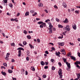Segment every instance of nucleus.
<instances>
[{
	"mask_svg": "<svg viewBox=\"0 0 80 80\" xmlns=\"http://www.w3.org/2000/svg\"><path fill=\"white\" fill-rule=\"evenodd\" d=\"M70 57L72 60H75V57H73V56H71Z\"/></svg>",
	"mask_w": 80,
	"mask_h": 80,
	"instance_id": "nucleus-14",
	"label": "nucleus"
},
{
	"mask_svg": "<svg viewBox=\"0 0 80 80\" xmlns=\"http://www.w3.org/2000/svg\"><path fill=\"white\" fill-rule=\"evenodd\" d=\"M27 55L28 56H29V57L30 56V52H29L28 51H27Z\"/></svg>",
	"mask_w": 80,
	"mask_h": 80,
	"instance_id": "nucleus-30",
	"label": "nucleus"
},
{
	"mask_svg": "<svg viewBox=\"0 0 80 80\" xmlns=\"http://www.w3.org/2000/svg\"><path fill=\"white\" fill-rule=\"evenodd\" d=\"M68 57H70V55H71V53H70V52H69L68 54Z\"/></svg>",
	"mask_w": 80,
	"mask_h": 80,
	"instance_id": "nucleus-50",
	"label": "nucleus"
},
{
	"mask_svg": "<svg viewBox=\"0 0 80 80\" xmlns=\"http://www.w3.org/2000/svg\"><path fill=\"white\" fill-rule=\"evenodd\" d=\"M19 15H20V13H18V14L17 15V17H18V16H19Z\"/></svg>",
	"mask_w": 80,
	"mask_h": 80,
	"instance_id": "nucleus-61",
	"label": "nucleus"
},
{
	"mask_svg": "<svg viewBox=\"0 0 80 80\" xmlns=\"http://www.w3.org/2000/svg\"><path fill=\"white\" fill-rule=\"evenodd\" d=\"M27 37L28 39H30L31 38V36L30 35L27 36Z\"/></svg>",
	"mask_w": 80,
	"mask_h": 80,
	"instance_id": "nucleus-24",
	"label": "nucleus"
},
{
	"mask_svg": "<svg viewBox=\"0 0 80 80\" xmlns=\"http://www.w3.org/2000/svg\"><path fill=\"white\" fill-rule=\"evenodd\" d=\"M64 23H68V18H66L64 21H63Z\"/></svg>",
	"mask_w": 80,
	"mask_h": 80,
	"instance_id": "nucleus-6",
	"label": "nucleus"
},
{
	"mask_svg": "<svg viewBox=\"0 0 80 80\" xmlns=\"http://www.w3.org/2000/svg\"><path fill=\"white\" fill-rule=\"evenodd\" d=\"M26 60L28 61H29V58H28V57H27L26 58Z\"/></svg>",
	"mask_w": 80,
	"mask_h": 80,
	"instance_id": "nucleus-56",
	"label": "nucleus"
},
{
	"mask_svg": "<svg viewBox=\"0 0 80 80\" xmlns=\"http://www.w3.org/2000/svg\"><path fill=\"white\" fill-rule=\"evenodd\" d=\"M9 6L10 7H13V4L11 3L9 4Z\"/></svg>",
	"mask_w": 80,
	"mask_h": 80,
	"instance_id": "nucleus-29",
	"label": "nucleus"
},
{
	"mask_svg": "<svg viewBox=\"0 0 80 80\" xmlns=\"http://www.w3.org/2000/svg\"><path fill=\"white\" fill-rule=\"evenodd\" d=\"M18 57H20L21 56V54H22V52H21V50H19L18 51Z\"/></svg>",
	"mask_w": 80,
	"mask_h": 80,
	"instance_id": "nucleus-9",
	"label": "nucleus"
},
{
	"mask_svg": "<svg viewBox=\"0 0 80 80\" xmlns=\"http://www.w3.org/2000/svg\"><path fill=\"white\" fill-rule=\"evenodd\" d=\"M25 16H28L29 15V12H27L25 13Z\"/></svg>",
	"mask_w": 80,
	"mask_h": 80,
	"instance_id": "nucleus-13",
	"label": "nucleus"
},
{
	"mask_svg": "<svg viewBox=\"0 0 80 80\" xmlns=\"http://www.w3.org/2000/svg\"><path fill=\"white\" fill-rule=\"evenodd\" d=\"M80 63V61H76L75 63V65H77V64H79Z\"/></svg>",
	"mask_w": 80,
	"mask_h": 80,
	"instance_id": "nucleus-23",
	"label": "nucleus"
},
{
	"mask_svg": "<svg viewBox=\"0 0 80 80\" xmlns=\"http://www.w3.org/2000/svg\"><path fill=\"white\" fill-rule=\"evenodd\" d=\"M63 38V35H62V37H60V36L59 37V38Z\"/></svg>",
	"mask_w": 80,
	"mask_h": 80,
	"instance_id": "nucleus-46",
	"label": "nucleus"
},
{
	"mask_svg": "<svg viewBox=\"0 0 80 80\" xmlns=\"http://www.w3.org/2000/svg\"><path fill=\"white\" fill-rule=\"evenodd\" d=\"M65 52V50L64 49H62L61 50V52L62 53V52Z\"/></svg>",
	"mask_w": 80,
	"mask_h": 80,
	"instance_id": "nucleus-45",
	"label": "nucleus"
},
{
	"mask_svg": "<svg viewBox=\"0 0 80 80\" xmlns=\"http://www.w3.org/2000/svg\"><path fill=\"white\" fill-rule=\"evenodd\" d=\"M51 61L52 62H55V61L54 60V59H51Z\"/></svg>",
	"mask_w": 80,
	"mask_h": 80,
	"instance_id": "nucleus-37",
	"label": "nucleus"
},
{
	"mask_svg": "<svg viewBox=\"0 0 80 80\" xmlns=\"http://www.w3.org/2000/svg\"><path fill=\"white\" fill-rule=\"evenodd\" d=\"M62 54H63V55H66V52H65L64 51V52H62Z\"/></svg>",
	"mask_w": 80,
	"mask_h": 80,
	"instance_id": "nucleus-44",
	"label": "nucleus"
},
{
	"mask_svg": "<svg viewBox=\"0 0 80 80\" xmlns=\"http://www.w3.org/2000/svg\"><path fill=\"white\" fill-rule=\"evenodd\" d=\"M45 53H46V54H48V52L47 51H45Z\"/></svg>",
	"mask_w": 80,
	"mask_h": 80,
	"instance_id": "nucleus-60",
	"label": "nucleus"
},
{
	"mask_svg": "<svg viewBox=\"0 0 80 80\" xmlns=\"http://www.w3.org/2000/svg\"><path fill=\"white\" fill-rule=\"evenodd\" d=\"M58 27L59 28H63V27L62 26V25L60 24H59L58 25Z\"/></svg>",
	"mask_w": 80,
	"mask_h": 80,
	"instance_id": "nucleus-26",
	"label": "nucleus"
},
{
	"mask_svg": "<svg viewBox=\"0 0 80 80\" xmlns=\"http://www.w3.org/2000/svg\"><path fill=\"white\" fill-rule=\"evenodd\" d=\"M77 75V78L78 79H80V73H78V74L76 73Z\"/></svg>",
	"mask_w": 80,
	"mask_h": 80,
	"instance_id": "nucleus-10",
	"label": "nucleus"
},
{
	"mask_svg": "<svg viewBox=\"0 0 80 80\" xmlns=\"http://www.w3.org/2000/svg\"><path fill=\"white\" fill-rule=\"evenodd\" d=\"M58 64L60 66H62V64L60 62H59L58 63Z\"/></svg>",
	"mask_w": 80,
	"mask_h": 80,
	"instance_id": "nucleus-48",
	"label": "nucleus"
},
{
	"mask_svg": "<svg viewBox=\"0 0 80 80\" xmlns=\"http://www.w3.org/2000/svg\"><path fill=\"white\" fill-rule=\"evenodd\" d=\"M45 69H47L48 68V66H46L44 67Z\"/></svg>",
	"mask_w": 80,
	"mask_h": 80,
	"instance_id": "nucleus-55",
	"label": "nucleus"
},
{
	"mask_svg": "<svg viewBox=\"0 0 80 80\" xmlns=\"http://www.w3.org/2000/svg\"><path fill=\"white\" fill-rule=\"evenodd\" d=\"M37 13L36 12H35L34 13V14H33L32 15V16H35V15H37Z\"/></svg>",
	"mask_w": 80,
	"mask_h": 80,
	"instance_id": "nucleus-38",
	"label": "nucleus"
},
{
	"mask_svg": "<svg viewBox=\"0 0 80 80\" xmlns=\"http://www.w3.org/2000/svg\"><path fill=\"white\" fill-rule=\"evenodd\" d=\"M2 33L3 35V37H5V34L4 33Z\"/></svg>",
	"mask_w": 80,
	"mask_h": 80,
	"instance_id": "nucleus-62",
	"label": "nucleus"
},
{
	"mask_svg": "<svg viewBox=\"0 0 80 80\" xmlns=\"http://www.w3.org/2000/svg\"><path fill=\"white\" fill-rule=\"evenodd\" d=\"M52 28H49V33H52Z\"/></svg>",
	"mask_w": 80,
	"mask_h": 80,
	"instance_id": "nucleus-7",
	"label": "nucleus"
},
{
	"mask_svg": "<svg viewBox=\"0 0 80 80\" xmlns=\"http://www.w3.org/2000/svg\"><path fill=\"white\" fill-rule=\"evenodd\" d=\"M10 44L11 46H13V47H15V43L14 42L11 43Z\"/></svg>",
	"mask_w": 80,
	"mask_h": 80,
	"instance_id": "nucleus-28",
	"label": "nucleus"
},
{
	"mask_svg": "<svg viewBox=\"0 0 80 80\" xmlns=\"http://www.w3.org/2000/svg\"><path fill=\"white\" fill-rule=\"evenodd\" d=\"M2 75H4V76L6 75H7V73H5V72H1Z\"/></svg>",
	"mask_w": 80,
	"mask_h": 80,
	"instance_id": "nucleus-19",
	"label": "nucleus"
},
{
	"mask_svg": "<svg viewBox=\"0 0 80 80\" xmlns=\"http://www.w3.org/2000/svg\"><path fill=\"white\" fill-rule=\"evenodd\" d=\"M23 44L24 45H27V42L25 41H24L23 42Z\"/></svg>",
	"mask_w": 80,
	"mask_h": 80,
	"instance_id": "nucleus-25",
	"label": "nucleus"
},
{
	"mask_svg": "<svg viewBox=\"0 0 80 80\" xmlns=\"http://www.w3.org/2000/svg\"><path fill=\"white\" fill-rule=\"evenodd\" d=\"M8 72L9 73H13V71L12 70H8Z\"/></svg>",
	"mask_w": 80,
	"mask_h": 80,
	"instance_id": "nucleus-12",
	"label": "nucleus"
},
{
	"mask_svg": "<svg viewBox=\"0 0 80 80\" xmlns=\"http://www.w3.org/2000/svg\"><path fill=\"white\" fill-rule=\"evenodd\" d=\"M19 46H21V47H24V46H23V45H22V44L21 43L19 44Z\"/></svg>",
	"mask_w": 80,
	"mask_h": 80,
	"instance_id": "nucleus-40",
	"label": "nucleus"
},
{
	"mask_svg": "<svg viewBox=\"0 0 80 80\" xmlns=\"http://www.w3.org/2000/svg\"><path fill=\"white\" fill-rule=\"evenodd\" d=\"M55 54L57 56H58V57H60V55H59V54H58V52H56Z\"/></svg>",
	"mask_w": 80,
	"mask_h": 80,
	"instance_id": "nucleus-27",
	"label": "nucleus"
},
{
	"mask_svg": "<svg viewBox=\"0 0 80 80\" xmlns=\"http://www.w3.org/2000/svg\"><path fill=\"white\" fill-rule=\"evenodd\" d=\"M31 70H32V71H35V68H34V67H31Z\"/></svg>",
	"mask_w": 80,
	"mask_h": 80,
	"instance_id": "nucleus-22",
	"label": "nucleus"
},
{
	"mask_svg": "<svg viewBox=\"0 0 80 80\" xmlns=\"http://www.w3.org/2000/svg\"><path fill=\"white\" fill-rule=\"evenodd\" d=\"M37 41L38 42H40V39H37Z\"/></svg>",
	"mask_w": 80,
	"mask_h": 80,
	"instance_id": "nucleus-54",
	"label": "nucleus"
},
{
	"mask_svg": "<svg viewBox=\"0 0 80 80\" xmlns=\"http://www.w3.org/2000/svg\"><path fill=\"white\" fill-rule=\"evenodd\" d=\"M25 75H28V72H27V71H26L25 72Z\"/></svg>",
	"mask_w": 80,
	"mask_h": 80,
	"instance_id": "nucleus-53",
	"label": "nucleus"
},
{
	"mask_svg": "<svg viewBox=\"0 0 80 80\" xmlns=\"http://www.w3.org/2000/svg\"><path fill=\"white\" fill-rule=\"evenodd\" d=\"M35 11H33V10H31L30 11V13H33Z\"/></svg>",
	"mask_w": 80,
	"mask_h": 80,
	"instance_id": "nucleus-41",
	"label": "nucleus"
},
{
	"mask_svg": "<svg viewBox=\"0 0 80 80\" xmlns=\"http://www.w3.org/2000/svg\"><path fill=\"white\" fill-rule=\"evenodd\" d=\"M3 65L5 67H7V64L6 63H4L3 64Z\"/></svg>",
	"mask_w": 80,
	"mask_h": 80,
	"instance_id": "nucleus-31",
	"label": "nucleus"
},
{
	"mask_svg": "<svg viewBox=\"0 0 80 80\" xmlns=\"http://www.w3.org/2000/svg\"><path fill=\"white\" fill-rule=\"evenodd\" d=\"M74 25H72V28L74 30H76L77 29V25H76V24H74Z\"/></svg>",
	"mask_w": 80,
	"mask_h": 80,
	"instance_id": "nucleus-5",
	"label": "nucleus"
},
{
	"mask_svg": "<svg viewBox=\"0 0 80 80\" xmlns=\"http://www.w3.org/2000/svg\"><path fill=\"white\" fill-rule=\"evenodd\" d=\"M58 44L59 45H61V46H63V45H64V42H62L61 43L58 42Z\"/></svg>",
	"mask_w": 80,
	"mask_h": 80,
	"instance_id": "nucleus-8",
	"label": "nucleus"
},
{
	"mask_svg": "<svg viewBox=\"0 0 80 80\" xmlns=\"http://www.w3.org/2000/svg\"><path fill=\"white\" fill-rule=\"evenodd\" d=\"M43 26V27H46V23H44L41 24Z\"/></svg>",
	"mask_w": 80,
	"mask_h": 80,
	"instance_id": "nucleus-21",
	"label": "nucleus"
},
{
	"mask_svg": "<svg viewBox=\"0 0 80 80\" xmlns=\"http://www.w3.org/2000/svg\"><path fill=\"white\" fill-rule=\"evenodd\" d=\"M78 56L79 57H80V53L78 52Z\"/></svg>",
	"mask_w": 80,
	"mask_h": 80,
	"instance_id": "nucleus-63",
	"label": "nucleus"
},
{
	"mask_svg": "<svg viewBox=\"0 0 80 80\" xmlns=\"http://www.w3.org/2000/svg\"><path fill=\"white\" fill-rule=\"evenodd\" d=\"M15 19H14L13 18H11V21H15Z\"/></svg>",
	"mask_w": 80,
	"mask_h": 80,
	"instance_id": "nucleus-49",
	"label": "nucleus"
},
{
	"mask_svg": "<svg viewBox=\"0 0 80 80\" xmlns=\"http://www.w3.org/2000/svg\"><path fill=\"white\" fill-rule=\"evenodd\" d=\"M3 2L4 3H7V0H4Z\"/></svg>",
	"mask_w": 80,
	"mask_h": 80,
	"instance_id": "nucleus-47",
	"label": "nucleus"
},
{
	"mask_svg": "<svg viewBox=\"0 0 80 80\" xmlns=\"http://www.w3.org/2000/svg\"><path fill=\"white\" fill-rule=\"evenodd\" d=\"M64 30H66V31H68L69 32L70 30V26L69 25H66V27L64 28Z\"/></svg>",
	"mask_w": 80,
	"mask_h": 80,
	"instance_id": "nucleus-1",
	"label": "nucleus"
},
{
	"mask_svg": "<svg viewBox=\"0 0 80 80\" xmlns=\"http://www.w3.org/2000/svg\"><path fill=\"white\" fill-rule=\"evenodd\" d=\"M23 32H24V33H25L26 34H27V31L25 30H24Z\"/></svg>",
	"mask_w": 80,
	"mask_h": 80,
	"instance_id": "nucleus-43",
	"label": "nucleus"
},
{
	"mask_svg": "<svg viewBox=\"0 0 80 80\" xmlns=\"http://www.w3.org/2000/svg\"><path fill=\"white\" fill-rule=\"evenodd\" d=\"M45 22H46V23H47L48 22H50V20L49 19H47L45 21Z\"/></svg>",
	"mask_w": 80,
	"mask_h": 80,
	"instance_id": "nucleus-42",
	"label": "nucleus"
},
{
	"mask_svg": "<svg viewBox=\"0 0 80 80\" xmlns=\"http://www.w3.org/2000/svg\"><path fill=\"white\" fill-rule=\"evenodd\" d=\"M41 64L42 65V66H43V65H45V63H44L43 61H41Z\"/></svg>",
	"mask_w": 80,
	"mask_h": 80,
	"instance_id": "nucleus-18",
	"label": "nucleus"
},
{
	"mask_svg": "<svg viewBox=\"0 0 80 80\" xmlns=\"http://www.w3.org/2000/svg\"><path fill=\"white\" fill-rule=\"evenodd\" d=\"M29 46H30L31 49H32V48L33 49V48H34V47H33V46L31 44H29Z\"/></svg>",
	"mask_w": 80,
	"mask_h": 80,
	"instance_id": "nucleus-17",
	"label": "nucleus"
},
{
	"mask_svg": "<svg viewBox=\"0 0 80 80\" xmlns=\"http://www.w3.org/2000/svg\"><path fill=\"white\" fill-rule=\"evenodd\" d=\"M40 28H43V26L42 24L40 25Z\"/></svg>",
	"mask_w": 80,
	"mask_h": 80,
	"instance_id": "nucleus-59",
	"label": "nucleus"
},
{
	"mask_svg": "<svg viewBox=\"0 0 80 80\" xmlns=\"http://www.w3.org/2000/svg\"><path fill=\"white\" fill-rule=\"evenodd\" d=\"M1 68H4V69H5V67L3 66L1 67Z\"/></svg>",
	"mask_w": 80,
	"mask_h": 80,
	"instance_id": "nucleus-64",
	"label": "nucleus"
},
{
	"mask_svg": "<svg viewBox=\"0 0 80 80\" xmlns=\"http://www.w3.org/2000/svg\"><path fill=\"white\" fill-rule=\"evenodd\" d=\"M38 24H42V23H43L42 22H38Z\"/></svg>",
	"mask_w": 80,
	"mask_h": 80,
	"instance_id": "nucleus-39",
	"label": "nucleus"
},
{
	"mask_svg": "<svg viewBox=\"0 0 80 80\" xmlns=\"http://www.w3.org/2000/svg\"><path fill=\"white\" fill-rule=\"evenodd\" d=\"M62 70L61 69H59V71H58V73L59 75H62Z\"/></svg>",
	"mask_w": 80,
	"mask_h": 80,
	"instance_id": "nucleus-3",
	"label": "nucleus"
},
{
	"mask_svg": "<svg viewBox=\"0 0 80 80\" xmlns=\"http://www.w3.org/2000/svg\"><path fill=\"white\" fill-rule=\"evenodd\" d=\"M54 7L55 8H56V9H58V7L56 5H55L54 6Z\"/></svg>",
	"mask_w": 80,
	"mask_h": 80,
	"instance_id": "nucleus-36",
	"label": "nucleus"
},
{
	"mask_svg": "<svg viewBox=\"0 0 80 80\" xmlns=\"http://www.w3.org/2000/svg\"><path fill=\"white\" fill-rule=\"evenodd\" d=\"M42 77L44 78H46V77H47V75H43L42 76Z\"/></svg>",
	"mask_w": 80,
	"mask_h": 80,
	"instance_id": "nucleus-35",
	"label": "nucleus"
},
{
	"mask_svg": "<svg viewBox=\"0 0 80 80\" xmlns=\"http://www.w3.org/2000/svg\"><path fill=\"white\" fill-rule=\"evenodd\" d=\"M56 20L57 22H59V19L58 18H56Z\"/></svg>",
	"mask_w": 80,
	"mask_h": 80,
	"instance_id": "nucleus-51",
	"label": "nucleus"
},
{
	"mask_svg": "<svg viewBox=\"0 0 80 80\" xmlns=\"http://www.w3.org/2000/svg\"><path fill=\"white\" fill-rule=\"evenodd\" d=\"M52 50H55V48L54 47H52Z\"/></svg>",
	"mask_w": 80,
	"mask_h": 80,
	"instance_id": "nucleus-52",
	"label": "nucleus"
},
{
	"mask_svg": "<svg viewBox=\"0 0 80 80\" xmlns=\"http://www.w3.org/2000/svg\"><path fill=\"white\" fill-rule=\"evenodd\" d=\"M17 50H22V51H24V49L23 48H18Z\"/></svg>",
	"mask_w": 80,
	"mask_h": 80,
	"instance_id": "nucleus-16",
	"label": "nucleus"
},
{
	"mask_svg": "<svg viewBox=\"0 0 80 80\" xmlns=\"http://www.w3.org/2000/svg\"><path fill=\"white\" fill-rule=\"evenodd\" d=\"M60 76V78H62V77H63V75L62 74L59 75Z\"/></svg>",
	"mask_w": 80,
	"mask_h": 80,
	"instance_id": "nucleus-34",
	"label": "nucleus"
},
{
	"mask_svg": "<svg viewBox=\"0 0 80 80\" xmlns=\"http://www.w3.org/2000/svg\"><path fill=\"white\" fill-rule=\"evenodd\" d=\"M75 12L76 13H78V14L80 12V11H79L76 10L75 11Z\"/></svg>",
	"mask_w": 80,
	"mask_h": 80,
	"instance_id": "nucleus-32",
	"label": "nucleus"
},
{
	"mask_svg": "<svg viewBox=\"0 0 80 80\" xmlns=\"http://www.w3.org/2000/svg\"><path fill=\"white\" fill-rule=\"evenodd\" d=\"M48 24L49 25V28H53V26L52 25V23L50 22H49Z\"/></svg>",
	"mask_w": 80,
	"mask_h": 80,
	"instance_id": "nucleus-11",
	"label": "nucleus"
},
{
	"mask_svg": "<svg viewBox=\"0 0 80 80\" xmlns=\"http://www.w3.org/2000/svg\"><path fill=\"white\" fill-rule=\"evenodd\" d=\"M66 64L67 65V67H68V68L69 69L70 68V63H68V62H66Z\"/></svg>",
	"mask_w": 80,
	"mask_h": 80,
	"instance_id": "nucleus-2",
	"label": "nucleus"
},
{
	"mask_svg": "<svg viewBox=\"0 0 80 80\" xmlns=\"http://www.w3.org/2000/svg\"><path fill=\"white\" fill-rule=\"evenodd\" d=\"M62 6L64 8H67V4H66V3L64 2H63Z\"/></svg>",
	"mask_w": 80,
	"mask_h": 80,
	"instance_id": "nucleus-4",
	"label": "nucleus"
},
{
	"mask_svg": "<svg viewBox=\"0 0 80 80\" xmlns=\"http://www.w3.org/2000/svg\"><path fill=\"white\" fill-rule=\"evenodd\" d=\"M39 7H43V3H41L38 5Z\"/></svg>",
	"mask_w": 80,
	"mask_h": 80,
	"instance_id": "nucleus-20",
	"label": "nucleus"
},
{
	"mask_svg": "<svg viewBox=\"0 0 80 80\" xmlns=\"http://www.w3.org/2000/svg\"><path fill=\"white\" fill-rule=\"evenodd\" d=\"M49 44H51V45H52V46H53L54 45L53 43L50 42L49 43Z\"/></svg>",
	"mask_w": 80,
	"mask_h": 80,
	"instance_id": "nucleus-58",
	"label": "nucleus"
},
{
	"mask_svg": "<svg viewBox=\"0 0 80 80\" xmlns=\"http://www.w3.org/2000/svg\"><path fill=\"white\" fill-rule=\"evenodd\" d=\"M52 70H55V67L54 66H53L52 67Z\"/></svg>",
	"mask_w": 80,
	"mask_h": 80,
	"instance_id": "nucleus-33",
	"label": "nucleus"
},
{
	"mask_svg": "<svg viewBox=\"0 0 80 80\" xmlns=\"http://www.w3.org/2000/svg\"><path fill=\"white\" fill-rule=\"evenodd\" d=\"M44 11H45V12H46V13H48V11H47L46 9H45L44 10Z\"/></svg>",
	"mask_w": 80,
	"mask_h": 80,
	"instance_id": "nucleus-57",
	"label": "nucleus"
},
{
	"mask_svg": "<svg viewBox=\"0 0 80 80\" xmlns=\"http://www.w3.org/2000/svg\"><path fill=\"white\" fill-rule=\"evenodd\" d=\"M62 59H63L64 63H66V62H67V59L65 58H62Z\"/></svg>",
	"mask_w": 80,
	"mask_h": 80,
	"instance_id": "nucleus-15",
	"label": "nucleus"
}]
</instances>
